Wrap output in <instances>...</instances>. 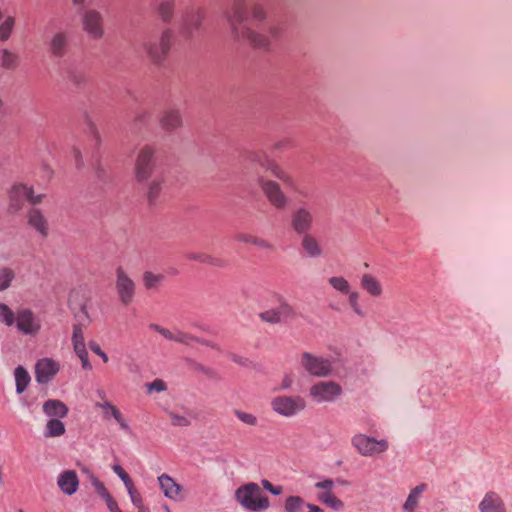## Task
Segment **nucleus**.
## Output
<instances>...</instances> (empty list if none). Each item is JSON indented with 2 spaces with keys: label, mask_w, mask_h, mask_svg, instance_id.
Returning a JSON list of instances; mask_svg holds the SVG:
<instances>
[{
  "label": "nucleus",
  "mask_w": 512,
  "mask_h": 512,
  "mask_svg": "<svg viewBox=\"0 0 512 512\" xmlns=\"http://www.w3.org/2000/svg\"><path fill=\"white\" fill-rule=\"evenodd\" d=\"M224 16L232 36L236 40L248 42L255 49L268 51L272 41L279 39L283 33L281 24L276 22H269L258 29L245 25L248 19L247 0H232Z\"/></svg>",
  "instance_id": "1"
},
{
  "label": "nucleus",
  "mask_w": 512,
  "mask_h": 512,
  "mask_svg": "<svg viewBox=\"0 0 512 512\" xmlns=\"http://www.w3.org/2000/svg\"><path fill=\"white\" fill-rule=\"evenodd\" d=\"M244 157L247 162L265 169L274 177L282 181L287 187L294 189V177L289 172L285 171L275 160H273L265 150L256 149L247 151Z\"/></svg>",
  "instance_id": "2"
},
{
  "label": "nucleus",
  "mask_w": 512,
  "mask_h": 512,
  "mask_svg": "<svg viewBox=\"0 0 512 512\" xmlns=\"http://www.w3.org/2000/svg\"><path fill=\"white\" fill-rule=\"evenodd\" d=\"M236 501L246 510L259 512L270 507V501L257 483L250 482L240 486L235 491Z\"/></svg>",
  "instance_id": "3"
},
{
  "label": "nucleus",
  "mask_w": 512,
  "mask_h": 512,
  "mask_svg": "<svg viewBox=\"0 0 512 512\" xmlns=\"http://www.w3.org/2000/svg\"><path fill=\"white\" fill-rule=\"evenodd\" d=\"M173 40V33L170 29H165L159 38L155 40L144 41L142 47L155 64H161L167 57Z\"/></svg>",
  "instance_id": "4"
},
{
  "label": "nucleus",
  "mask_w": 512,
  "mask_h": 512,
  "mask_svg": "<svg viewBox=\"0 0 512 512\" xmlns=\"http://www.w3.org/2000/svg\"><path fill=\"white\" fill-rule=\"evenodd\" d=\"M299 363L305 372L318 378H326L330 376L333 371L332 361L330 359L310 352L302 353Z\"/></svg>",
  "instance_id": "5"
},
{
  "label": "nucleus",
  "mask_w": 512,
  "mask_h": 512,
  "mask_svg": "<svg viewBox=\"0 0 512 512\" xmlns=\"http://www.w3.org/2000/svg\"><path fill=\"white\" fill-rule=\"evenodd\" d=\"M82 30L90 39L100 40L104 34V18L95 8H84L80 12Z\"/></svg>",
  "instance_id": "6"
},
{
  "label": "nucleus",
  "mask_w": 512,
  "mask_h": 512,
  "mask_svg": "<svg viewBox=\"0 0 512 512\" xmlns=\"http://www.w3.org/2000/svg\"><path fill=\"white\" fill-rule=\"evenodd\" d=\"M353 448L364 457H374L384 453L389 444L385 439L377 440L374 437L358 433L351 439Z\"/></svg>",
  "instance_id": "7"
},
{
  "label": "nucleus",
  "mask_w": 512,
  "mask_h": 512,
  "mask_svg": "<svg viewBox=\"0 0 512 512\" xmlns=\"http://www.w3.org/2000/svg\"><path fill=\"white\" fill-rule=\"evenodd\" d=\"M155 167V149L149 145L143 146L139 150L135 161V178L137 182L143 183L148 181L154 174Z\"/></svg>",
  "instance_id": "8"
},
{
  "label": "nucleus",
  "mask_w": 512,
  "mask_h": 512,
  "mask_svg": "<svg viewBox=\"0 0 512 512\" xmlns=\"http://www.w3.org/2000/svg\"><path fill=\"white\" fill-rule=\"evenodd\" d=\"M270 405L275 413L284 417H292L305 410L306 401L299 395H280L274 397Z\"/></svg>",
  "instance_id": "9"
},
{
  "label": "nucleus",
  "mask_w": 512,
  "mask_h": 512,
  "mask_svg": "<svg viewBox=\"0 0 512 512\" xmlns=\"http://www.w3.org/2000/svg\"><path fill=\"white\" fill-rule=\"evenodd\" d=\"M343 393L340 384L335 381H318L309 388L311 399L320 403H332L336 401Z\"/></svg>",
  "instance_id": "10"
},
{
  "label": "nucleus",
  "mask_w": 512,
  "mask_h": 512,
  "mask_svg": "<svg viewBox=\"0 0 512 512\" xmlns=\"http://www.w3.org/2000/svg\"><path fill=\"white\" fill-rule=\"evenodd\" d=\"M115 290L123 306H129L136 295V283L122 266L115 270Z\"/></svg>",
  "instance_id": "11"
},
{
  "label": "nucleus",
  "mask_w": 512,
  "mask_h": 512,
  "mask_svg": "<svg viewBox=\"0 0 512 512\" xmlns=\"http://www.w3.org/2000/svg\"><path fill=\"white\" fill-rule=\"evenodd\" d=\"M315 223V215L307 205L296 207L290 216V227L297 235L311 233Z\"/></svg>",
  "instance_id": "12"
},
{
  "label": "nucleus",
  "mask_w": 512,
  "mask_h": 512,
  "mask_svg": "<svg viewBox=\"0 0 512 512\" xmlns=\"http://www.w3.org/2000/svg\"><path fill=\"white\" fill-rule=\"evenodd\" d=\"M258 184L269 201V203L276 209H285L289 203V198L282 190L280 184L274 180L259 177Z\"/></svg>",
  "instance_id": "13"
},
{
  "label": "nucleus",
  "mask_w": 512,
  "mask_h": 512,
  "mask_svg": "<svg viewBox=\"0 0 512 512\" xmlns=\"http://www.w3.org/2000/svg\"><path fill=\"white\" fill-rule=\"evenodd\" d=\"M335 482L333 479L325 478L314 484L315 489L320 490L317 494V500L323 505L331 508L335 511H341L344 509V502L338 498L333 492Z\"/></svg>",
  "instance_id": "14"
},
{
  "label": "nucleus",
  "mask_w": 512,
  "mask_h": 512,
  "mask_svg": "<svg viewBox=\"0 0 512 512\" xmlns=\"http://www.w3.org/2000/svg\"><path fill=\"white\" fill-rule=\"evenodd\" d=\"M164 496L173 501H183L186 493L182 485L177 483L170 475L163 473L157 478Z\"/></svg>",
  "instance_id": "15"
},
{
  "label": "nucleus",
  "mask_w": 512,
  "mask_h": 512,
  "mask_svg": "<svg viewBox=\"0 0 512 512\" xmlns=\"http://www.w3.org/2000/svg\"><path fill=\"white\" fill-rule=\"evenodd\" d=\"M59 491L65 496H73L80 487V480L75 470H63L56 477Z\"/></svg>",
  "instance_id": "16"
},
{
  "label": "nucleus",
  "mask_w": 512,
  "mask_h": 512,
  "mask_svg": "<svg viewBox=\"0 0 512 512\" xmlns=\"http://www.w3.org/2000/svg\"><path fill=\"white\" fill-rule=\"evenodd\" d=\"M205 18V11L202 8H193L187 11L182 18V30L181 33L185 37H191L198 31Z\"/></svg>",
  "instance_id": "17"
},
{
  "label": "nucleus",
  "mask_w": 512,
  "mask_h": 512,
  "mask_svg": "<svg viewBox=\"0 0 512 512\" xmlns=\"http://www.w3.org/2000/svg\"><path fill=\"white\" fill-rule=\"evenodd\" d=\"M15 321L17 328L26 335H36L41 329L40 320L28 309L18 311Z\"/></svg>",
  "instance_id": "18"
},
{
  "label": "nucleus",
  "mask_w": 512,
  "mask_h": 512,
  "mask_svg": "<svg viewBox=\"0 0 512 512\" xmlns=\"http://www.w3.org/2000/svg\"><path fill=\"white\" fill-rule=\"evenodd\" d=\"M27 224L35 230L42 238H47L50 231L49 221L44 212L36 207H32L27 211Z\"/></svg>",
  "instance_id": "19"
},
{
  "label": "nucleus",
  "mask_w": 512,
  "mask_h": 512,
  "mask_svg": "<svg viewBox=\"0 0 512 512\" xmlns=\"http://www.w3.org/2000/svg\"><path fill=\"white\" fill-rule=\"evenodd\" d=\"M478 512H508L504 498L495 491L486 492L477 505Z\"/></svg>",
  "instance_id": "20"
},
{
  "label": "nucleus",
  "mask_w": 512,
  "mask_h": 512,
  "mask_svg": "<svg viewBox=\"0 0 512 512\" xmlns=\"http://www.w3.org/2000/svg\"><path fill=\"white\" fill-rule=\"evenodd\" d=\"M70 35L68 32L60 30L54 33L48 42V51L55 58H63L69 49Z\"/></svg>",
  "instance_id": "21"
},
{
  "label": "nucleus",
  "mask_w": 512,
  "mask_h": 512,
  "mask_svg": "<svg viewBox=\"0 0 512 512\" xmlns=\"http://www.w3.org/2000/svg\"><path fill=\"white\" fill-rule=\"evenodd\" d=\"M59 364L50 358L39 360L35 367L36 381L40 384L48 383L59 371Z\"/></svg>",
  "instance_id": "22"
},
{
  "label": "nucleus",
  "mask_w": 512,
  "mask_h": 512,
  "mask_svg": "<svg viewBox=\"0 0 512 512\" xmlns=\"http://www.w3.org/2000/svg\"><path fill=\"white\" fill-rule=\"evenodd\" d=\"M34 188L24 183H15L9 190L10 209L14 212L22 208L21 198L24 197L27 201L30 199Z\"/></svg>",
  "instance_id": "23"
},
{
  "label": "nucleus",
  "mask_w": 512,
  "mask_h": 512,
  "mask_svg": "<svg viewBox=\"0 0 512 512\" xmlns=\"http://www.w3.org/2000/svg\"><path fill=\"white\" fill-rule=\"evenodd\" d=\"M159 124L165 131L172 132L183 125L182 114L179 109L169 108L162 112Z\"/></svg>",
  "instance_id": "24"
},
{
  "label": "nucleus",
  "mask_w": 512,
  "mask_h": 512,
  "mask_svg": "<svg viewBox=\"0 0 512 512\" xmlns=\"http://www.w3.org/2000/svg\"><path fill=\"white\" fill-rule=\"evenodd\" d=\"M301 248L305 255L309 258H319L323 255L324 250L320 241L311 233L301 235Z\"/></svg>",
  "instance_id": "25"
},
{
  "label": "nucleus",
  "mask_w": 512,
  "mask_h": 512,
  "mask_svg": "<svg viewBox=\"0 0 512 512\" xmlns=\"http://www.w3.org/2000/svg\"><path fill=\"white\" fill-rule=\"evenodd\" d=\"M292 307L288 303H281L278 307L269 309L260 314L261 320L267 323L276 324L290 316Z\"/></svg>",
  "instance_id": "26"
},
{
  "label": "nucleus",
  "mask_w": 512,
  "mask_h": 512,
  "mask_svg": "<svg viewBox=\"0 0 512 512\" xmlns=\"http://www.w3.org/2000/svg\"><path fill=\"white\" fill-rule=\"evenodd\" d=\"M360 285L372 297L379 298L383 294V286L380 280L370 273H364L361 276Z\"/></svg>",
  "instance_id": "27"
},
{
  "label": "nucleus",
  "mask_w": 512,
  "mask_h": 512,
  "mask_svg": "<svg viewBox=\"0 0 512 512\" xmlns=\"http://www.w3.org/2000/svg\"><path fill=\"white\" fill-rule=\"evenodd\" d=\"M43 412L48 417L64 418L68 415L67 405L57 399H49L43 403Z\"/></svg>",
  "instance_id": "28"
},
{
  "label": "nucleus",
  "mask_w": 512,
  "mask_h": 512,
  "mask_svg": "<svg viewBox=\"0 0 512 512\" xmlns=\"http://www.w3.org/2000/svg\"><path fill=\"white\" fill-rule=\"evenodd\" d=\"M95 407L100 408L103 411L105 418L110 414L117 421L121 429L127 430L129 428V425L120 410L108 400L97 402Z\"/></svg>",
  "instance_id": "29"
},
{
  "label": "nucleus",
  "mask_w": 512,
  "mask_h": 512,
  "mask_svg": "<svg viewBox=\"0 0 512 512\" xmlns=\"http://www.w3.org/2000/svg\"><path fill=\"white\" fill-rule=\"evenodd\" d=\"M426 489L427 484L425 483L419 484L411 489L405 503L403 504V510L405 512H415L419 505L420 498Z\"/></svg>",
  "instance_id": "30"
},
{
  "label": "nucleus",
  "mask_w": 512,
  "mask_h": 512,
  "mask_svg": "<svg viewBox=\"0 0 512 512\" xmlns=\"http://www.w3.org/2000/svg\"><path fill=\"white\" fill-rule=\"evenodd\" d=\"M175 7V0H161L156 8V12L164 23H169L174 17Z\"/></svg>",
  "instance_id": "31"
},
{
  "label": "nucleus",
  "mask_w": 512,
  "mask_h": 512,
  "mask_svg": "<svg viewBox=\"0 0 512 512\" xmlns=\"http://www.w3.org/2000/svg\"><path fill=\"white\" fill-rule=\"evenodd\" d=\"M164 179L161 176L155 177L147 185L146 196L150 204H155L161 194Z\"/></svg>",
  "instance_id": "32"
},
{
  "label": "nucleus",
  "mask_w": 512,
  "mask_h": 512,
  "mask_svg": "<svg viewBox=\"0 0 512 512\" xmlns=\"http://www.w3.org/2000/svg\"><path fill=\"white\" fill-rule=\"evenodd\" d=\"M0 64L4 69L14 70L19 65V57L16 53L8 49H2L0 51Z\"/></svg>",
  "instance_id": "33"
},
{
  "label": "nucleus",
  "mask_w": 512,
  "mask_h": 512,
  "mask_svg": "<svg viewBox=\"0 0 512 512\" xmlns=\"http://www.w3.org/2000/svg\"><path fill=\"white\" fill-rule=\"evenodd\" d=\"M14 376L16 382V392L21 394L26 390L28 384L30 383V375L24 367L18 366L14 371Z\"/></svg>",
  "instance_id": "34"
},
{
  "label": "nucleus",
  "mask_w": 512,
  "mask_h": 512,
  "mask_svg": "<svg viewBox=\"0 0 512 512\" xmlns=\"http://www.w3.org/2000/svg\"><path fill=\"white\" fill-rule=\"evenodd\" d=\"M236 240L239 242H242V243L252 244V245L260 247L262 249L270 250L273 248L272 244L269 241H267L263 238H260V237L253 236L251 234H244V233L238 234L236 236Z\"/></svg>",
  "instance_id": "35"
},
{
  "label": "nucleus",
  "mask_w": 512,
  "mask_h": 512,
  "mask_svg": "<svg viewBox=\"0 0 512 512\" xmlns=\"http://www.w3.org/2000/svg\"><path fill=\"white\" fill-rule=\"evenodd\" d=\"M65 425L59 419H50L45 427L46 437H59L65 433Z\"/></svg>",
  "instance_id": "36"
},
{
  "label": "nucleus",
  "mask_w": 512,
  "mask_h": 512,
  "mask_svg": "<svg viewBox=\"0 0 512 512\" xmlns=\"http://www.w3.org/2000/svg\"><path fill=\"white\" fill-rule=\"evenodd\" d=\"M163 281V274H155L151 271H146L143 273V285L147 290L158 288Z\"/></svg>",
  "instance_id": "37"
},
{
  "label": "nucleus",
  "mask_w": 512,
  "mask_h": 512,
  "mask_svg": "<svg viewBox=\"0 0 512 512\" xmlns=\"http://www.w3.org/2000/svg\"><path fill=\"white\" fill-rule=\"evenodd\" d=\"M348 296V304L351 310L359 317H365L366 313L360 305L359 298L360 294L358 291H352L349 289L348 293H345Z\"/></svg>",
  "instance_id": "38"
},
{
  "label": "nucleus",
  "mask_w": 512,
  "mask_h": 512,
  "mask_svg": "<svg viewBox=\"0 0 512 512\" xmlns=\"http://www.w3.org/2000/svg\"><path fill=\"white\" fill-rule=\"evenodd\" d=\"M328 283L334 290L342 294L349 292L350 284L343 276H332L328 279Z\"/></svg>",
  "instance_id": "39"
},
{
  "label": "nucleus",
  "mask_w": 512,
  "mask_h": 512,
  "mask_svg": "<svg viewBox=\"0 0 512 512\" xmlns=\"http://www.w3.org/2000/svg\"><path fill=\"white\" fill-rule=\"evenodd\" d=\"M175 342L181 343L184 345H188V346L191 345L193 342H199V343H203L207 346H210V344L208 342L201 340L198 337H196L190 333L181 331V330H176V341Z\"/></svg>",
  "instance_id": "40"
},
{
  "label": "nucleus",
  "mask_w": 512,
  "mask_h": 512,
  "mask_svg": "<svg viewBox=\"0 0 512 512\" xmlns=\"http://www.w3.org/2000/svg\"><path fill=\"white\" fill-rule=\"evenodd\" d=\"M14 278L15 273L11 268H0V291H4L9 288Z\"/></svg>",
  "instance_id": "41"
},
{
  "label": "nucleus",
  "mask_w": 512,
  "mask_h": 512,
  "mask_svg": "<svg viewBox=\"0 0 512 512\" xmlns=\"http://www.w3.org/2000/svg\"><path fill=\"white\" fill-rule=\"evenodd\" d=\"M15 25V18L12 16L7 17L0 25V40L6 41L11 36Z\"/></svg>",
  "instance_id": "42"
},
{
  "label": "nucleus",
  "mask_w": 512,
  "mask_h": 512,
  "mask_svg": "<svg viewBox=\"0 0 512 512\" xmlns=\"http://www.w3.org/2000/svg\"><path fill=\"white\" fill-rule=\"evenodd\" d=\"M234 415L237 417L239 421H241L243 424L247 426L255 427L258 425V418L256 415L252 413L236 409L234 410Z\"/></svg>",
  "instance_id": "43"
},
{
  "label": "nucleus",
  "mask_w": 512,
  "mask_h": 512,
  "mask_svg": "<svg viewBox=\"0 0 512 512\" xmlns=\"http://www.w3.org/2000/svg\"><path fill=\"white\" fill-rule=\"evenodd\" d=\"M89 480L91 485L94 487L96 493L104 500L106 498H109L111 495L107 488L105 487L104 483L94 474L89 475Z\"/></svg>",
  "instance_id": "44"
},
{
  "label": "nucleus",
  "mask_w": 512,
  "mask_h": 512,
  "mask_svg": "<svg viewBox=\"0 0 512 512\" xmlns=\"http://www.w3.org/2000/svg\"><path fill=\"white\" fill-rule=\"evenodd\" d=\"M167 415L169 416L171 424L173 426L186 427L191 424V419L189 418L188 415H181L170 410L167 411Z\"/></svg>",
  "instance_id": "45"
},
{
  "label": "nucleus",
  "mask_w": 512,
  "mask_h": 512,
  "mask_svg": "<svg viewBox=\"0 0 512 512\" xmlns=\"http://www.w3.org/2000/svg\"><path fill=\"white\" fill-rule=\"evenodd\" d=\"M72 343L74 351L77 349L86 348L83 330L80 325L73 326Z\"/></svg>",
  "instance_id": "46"
},
{
  "label": "nucleus",
  "mask_w": 512,
  "mask_h": 512,
  "mask_svg": "<svg viewBox=\"0 0 512 512\" xmlns=\"http://www.w3.org/2000/svg\"><path fill=\"white\" fill-rule=\"evenodd\" d=\"M250 16L254 21L264 22L267 19V11L261 3H253L250 7Z\"/></svg>",
  "instance_id": "47"
},
{
  "label": "nucleus",
  "mask_w": 512,
  "mask_h": 512,
  "mask_svg": "<svg viewBox=\"0 0 512 512\" xmlns=\"http://www.w3.org/2000/svg\"><path fill=\"white\" fill-rule=\"evenodd\" d=\"M304 505V501L300 496H289L285 501L286 512H300Z\"/></svg>",
  "instance_id": "48"
},
{
  "label": "nucleus",
  "mask_w": 512,
  "mask_h": 512,
  "mask_svg": "<svg viewBox=\"0 0 512 512\" xmlns=\"http://www.w3.org/2000/svg\"><path fill=\"white\" fill-rule=\"evenodd\" d=\"M188 258L190 260H195V261H198L200 263H205V264H211V265H216V266H222V263L220 260L208 255V254H198V253H190L188 255Z\"/></svg>",
  "instance_id": "49"
},
{
  "label": "nucleus",
  "mask_w": 512,
  "mask_h": 512,
  "mask_svg": "<svg viewBox=\"0 0 512 512\" xmlns=\"http://www.w3.org/2000/svg\"><path fill=\"white\" fill-rule=\"evenodd\" d=\"M0 322L11 326L15 322V315L13 311L3 303H0Z\"/></svg>",
  "instance_id": "50"
},
{
  "label": "nucleus",
  "mask_w": 512,
  "mask_h": 512,
  "mask_svg": "<svg viewBox=\"0 0 512 512\" xmlns=\"http://www.w3.org/2000/svg\"><path fill=\"white\" fill-rule=\"evenodd\" d=\"M126 489L133 505L138 509H142L143 499L140 492L135 488L134 483L131 486H127Z\"/></svg>",
  "instance_id": "51"
},
{
  "label": "nucleus",
  "mask_w": 512,
  "mask_h": 512,
  "mask_svg": "<svg viewBox=\"0 0 512 512\" xmlns=\"http://www.w3.org/2000/svg\"><path fill=\"white\" fill-rule=\"evenodd\" d=\"M191 368L193 371L201 373L210 379L217 378V373L212 368L204 366L200 363L193 362Z\"/></svg>",
  "instance_id": "52"
},
{
  "label": "nucleus",
  "mask_w": 512,
  "mask_h": 512,
  "mask_svg": "<svg viewBox=\"0 0 512 512\" xmlns=\"http://www.w3.org/2000/svg\"><path fill=\"white\" fill-rule=\"evenodd\" d=\"M146 389L148 393H160L167 390V384L162 379H155L146 384Z\"/></svg>",
  "instance_id": "53"
},
{
  "label": "nucleus",
  "mask_w": 512,
  "mask_h": 512,
  "mask_svg": "<svg viewBox=\"0 0 512 512\" xmlns=\"http://www.w3.org/2000/svg\"><path fill=\"white\" fill-rule=\"evenodd\" d=\"M68 79L73 85L77 87L83 86L87 83V76L84 72L81 71L71 72Z\"/></svg>",
  "instance_id": "54"
},
{
  "label": "nucleus",
  "mask_w": 512,
  "mask_h": 512,
  "mask_svg": "<svg viewBox=\"0 0 512 512\" xmlns=\"http://www.w3.org/2000/svg\"><path fill=\"white\" fill-rule=\"evenodd\" d=\"M149 327H150V329H152V330L156 331L157 333H159L160 335H162L164 338L171 340V341H176V330L171 331V330L164 328L158 324H151Z\"/></svg>",
  "instance_id": "55"
},
{
  "label": "nucleus",
  "mask_w": 512,
  "mask_h": 512,
  "mask_svg": "<svg viewBox=\"0 0 512 512\" xmlns=\"http://www.w3.org/2000/svg\"><path fill=\"white\" fill-rule=\"evenodd\" d=\"M78 358L81 360L82 368L85 370H91L92 365L88 359V351L86 348L77 349L74 351Z\"/></svg>",
  "instance_id": "56"
},
{
  "label": "nucleus",
  "mask_w": 512,
  "mask_h": 512,
  "mask_svg": "<svg viewBox=\"0 0 512 512\" xmlns=\"http://www.w3.org/2000/svg\"><path fill=\"white\" fill-rule=\"evenodd\" d=\"M113 471L118 475V477L123 481L125 487L131 486L133 481L129 477V475L124 471V469L119 465L113 466Z\"/></svg>",
  "instance_id": "57"
},
{
  "label": "nucleus",
  "mask_w": 512,
  "mask_h": 512,
  "mask_svg": "<svg viewBox=\"0 0 512 512\" xmlns=\"http://www.w3.org/2000/svg\"><path fill=\"white\" fill-rule=\"evenodd\" d=\"M263 488L273 495H280L283 491L282 486H274L270 481L264 479L261 481Z\"/></svg>",
  "instance_id": "58"
},
{
  "label": "nucleus",
  "mask_w": 512,
  "mask_h": 512,
  "mask_svg": "<svg viewBox=\"0 0 512 512\" xmlns=\"http://www.w3.org/2000/svg\"><path fill=\"white\" fill-rule=\"evenodd\" d=\"M89 348L98 356H100L103 362L107 363L109 361L108 355L101 349V347L96 342H90Z\"/></svg>",
  "instance_id": "59"
},
{
  "label": "nucleus",
  "mask_w": 512,
  "mask_h": 512,
  "mask_svg": "<svg viewBox=\"0 0 512 512\" xmlns=\"http://www.w3.org/2000/svg\"><path fill=\"white\" fill-rule=\"evenodd\" d=\"M89 130L93 140L95 141V145L99 146L101 144V135L98 128L94 123H90Z\"/></svg>",
  "instance_id": "60"
},
{
  "label": "nucleus",
  "mask_w": 512,
  "mask_h": 512,
  "mask_svg": "<svg viewBox=\"0 0 512 512\" xmlns=\"http://www.w3.org/2000/svg\"><path fill=\"white\" fill-rule=\"evenodd\" d=\"M293 384V377L291 374H286L281 380V385L277 390H286L289 389Z\"/></svg>",
  "instance_id": "61"
},
{
  "label": "nucleus",
  "mask_w": 512,
  "mask_h": 512,
  "mask_svg": "<svg viewBox=\"0 0 512 512\" xmlns=\"http://www.w3.org/2000/svg\"><path fill=\"white\" fill-rule=\"evenodd\" d=\"M110 512H122L118 506V503L110 495L109 498L104 499Z\"/></svg>",
  "instance_id": "62"
},
{
  "label": "nucleus",
  "mask_w": 512,
  "mask_h": 512,
  "mask_svg": "<svg viewBox=\"0 0 512 512\" xmlns=\"http://www.w3.org/2000/svg\"><path fill=\"white\" fill-rule=\"evenodd\" d=\"M73 157H74L76 166L78 168L82 167L83 166L82 153L78 148L73 149Z\"/></svg>",
  "instance_id": "63"
},
{
  "label": "nucleus",
  "mask_w": 512,
  "mask_h": 512,
  "mask_svg": "<svg viewBox=\"0 0 512 512\" xmlns=\"http://www.w3.org/2000/svg\"><path fill=\"white\" fill-rule=\"evenodd\" d=\"M44 198H45V194H35V191H33L28 202L32 205H37V204H40Z\"/></svg>",
  "instance_id": "64"
}]
</instances>
